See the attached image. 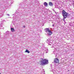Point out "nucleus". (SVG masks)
Instances as JSON below:
<instances>
[{
	"label": "nucleus",
	"instance_id": "nucleus-11",
	"mask_svg": "<svg viewBox=\"0 0 74 74\" xmlns=\"http://www.w3.org/2000/svg\"><path fill=\"white\" fill-rule=\"evenodd\" d=\"M2 22H5V21L3 20L2 21Z\"/></svg>",
	"mask_w": 74,
	"mask_h": 74
},
{
	"label": "nucleus",
	"instance_id": "nucleus-4",
	"mask_svg": "<svg viewBox=\"0 0 74 74\" xmlns=\"http://www.w3.org/2000/svg\"><path fill=\"white\" fill-rule=\"evenodd\" d=\"M59 60L58 58L54 59V62L55 63H59Z\"/></svg>",
	"mask_w": 74,
	"mask_h": 74
},
{
	"label": "nucleus",
	"instance_id": "nucleus-5",
	"mask_svg": "<svg viewBox=\"0 0 74 74\" xmlns=\"http://www.w3.org/2000/svg\"><path fill=\"white\" fill-rule=\"evenodd\" d=\"M6 36H5L4 37V38H7V37H9L10 36V34H9V32H6Z\"/></svg>",
	"mask_w": 74,
	"mask_h": 74
},
{
	"label": "nucleus",
	"instance_id": "nucleus-1",
	"mask_svg": "<svg viewBox=\"0 0 74 74\" xmlns=\"http://www.w3.org/2000/svg\"><path fill=\"white\" fill-rule=\"evenodd\" d=\"M40 63L41 65H45V64H48V61L46 59H42Z\"/></svg>",
	"mask_w": 74,
	"mask_h": 74
},
{
	"label": "nucleus",
	"instance_id": "nucleus-15",
	"mask_svg": "<svg viewBox=\"0 0 74 74\" xmlns=\"http://www.w3.org/2000/svg\"><path fill=\"white\" fill-rule=\"evenodd\" d=\"M53 27L54 26V25H53Z\"/></svg>",
	"mask_w": 74,
	"mask_h": 74
},
{
	"label": "nucleus",
	"instance_id": "nucleus-14",
	"mask_svg": "<svg viewBox=\"0 0 74 74\" xmlns=\"http://www.w3.org/2000/svg\"><path fill=\"white\" fill-rule=\"evenodd\" d=\"M23 27H24V28H25V25L23 26Z\"/></svg>",
	"mask_w": 74,
	"mask_h": 74
},
{
	"label": "nucleus",
	"instance_id": "nucleus-6",
	"mask_svg": "<svg viewBox=\"0 0 74 74\" xmlns=\"http://www.w3.org/2000/svg\"><path fill=\"white\" fill-rule=\"evenodd\" d=\"M3 26H4V24H3V23H0V29H3L4 27H3Z\"/></svg>",
	"mask_w": 74,
	"mask_h": 74
},
{
	"label": "nucleus",
	"instance_id": "nucleus-10",
	"mask_svg": "<svg viewBox=\"0 0 74 74\" xmlns=\"http://www.w3.org/2000/svg\"><path fill=\"white\" fill-rule=\"evenodd\" d=\"M11 30L12 32H15V30L14 28H11Z\"/></svg>",
	"mask_w": 74,
	"mask_h": 74
},
{
	"label": "nucleus",
	"instance_id": "nucleus-9",
	"mask_svg": "<svg viewBox=\"0 0 74 74\" xmlns=\"http://www.w3.org/2000/svg\"><path fill=\"white\" fill-rule=\"evenodd\" d=\"M44 5L45 6H47L48 5V4L47 2H45L44 3Z\"/></svg>",
	"mask_w": 74,
	"mask_h": 74
},
{
	"label": "nucleus",
	"instance_id": "nucleus-13",
	"mask_svg": "<svg viewBox=\"0 0 74 74\" xmlns=\"http://www.w3.org/2000/svg\"><path fill=\"white\" fill-rule=\"evenodd\" d=\"M2 16H2V15H0V18H1V17H2Z\"/></svg>",
	"mask_w": 74,
	"mask_h": 74
},
{
	"label": "nucleus",
	"instance_id": "nucleus-12",
	"mask_svg": "<svg viewBox=\"0 0 74 74\" xmlns=\"http://www.w3.org/2000/svg\"><path fill=\"white\" fill-rule=\"evenodd\" d=\"M6 15H8V16H10V14H7Z\"/></svg>",
	"mask_w": 74,
	"mask_h": 74
},
{
	"label": "nucleus",
	"instance_id": "nucleus-8",
	"mask_svg": "<svg viewBox=\"0 0 74 74\" xmlns=\"http://www.w3.org/2000/svg\"><path fill=\"white\" fill-rule=\"evenodd\" d=\"M25 52L26 53L27 52L28 53H30V51L28 50L27 49H26L25 51Z\"/></svg>",
	"mask_w": 74,
	"mask_h": 74
},
{
	"label": "nucleus",
	"instance_id": "nucleus-7",
	"mask_svg": "<svg viewBox=\"0 0 74 74\" xmlns=\"http://www.w3.org/2000/svg\"><path fill=\"white\" fill-rule=\"evenodd\" d=\"M49 4L50 6H52L53 5V4L51 2H50Z\"/></svg>",
	"mask_w": 74,
	"mask_h": 74
},
{
	"label": "nucleus",
	"instance_id": "nucleus-3",
	"mask_svg": "<svg viewBox=\"0 0 74 74\" xmlns=\"http://www.w3.org/2000/svg\"><path fill=\"white\" fill-rule=\"evenodd\" d=\"M62 14L64 18L65 19H66L67 17V15L69 14L68 13H67L65 11V10H63L62 11Z\"/></svg>",
	"mask_w": 74,
	"mask_h": 74
},
{
	"label": "nucleus",
	"instance_id": "nucleus-2",
	"mask_svg": "<svg viewBox=\"0 0 74 74\" xmlns=\"http://www.w3.org/2000/svg\"><path fill=\"white\" fill-rule=\"evenodd\" d=\"M45 30L46 33H47V32H48V33H47V34H48V35L51 36V35L52 34V32L48 28H46L45 29Z\"/></svg>",
	"mask_w": 74,
	"mask_h": 74
}]
</instances>
